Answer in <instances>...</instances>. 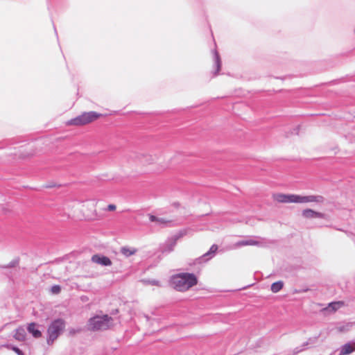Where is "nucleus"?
Wrapping results in <instances>:
<instances>
[{
  "instance_id": "nucleus-22",
  "label": "nucleus",
  "mask_w": 355,
  "mask_h": 355,
  "mask_svg": "<svg viewBox=\"0 0 355 355\" xmlns=\"http://www.w3.org/2000/svg\"><path fill=\"white\" fill-rule=\"evenodd\" d=\"M308 344H309L308 342H306L302 344V347H295L293 349V355H296L298 353H300V352H302L304 349L305 347H306L308 345Z\"/></svg>"
},
{
  "instance_id": "nucleus-5",
  "label": "nucleus",
  "mask_w": 355,
  "mask_h": 355,
  "mask_svg": "<svg viewBox=\"0 0 355 355\" xmlns=\"http://www.w3.org/2000/svg\"><path fill=\"white\" fill-rule=\"evenodd\" d=\"M324 197L320 195L300 196L297 195V203L315 202L322 203L324 202Z\"/></svg>"
},
{
  "instance_id": "nucleus-9",
  "label": "nucleus",
  "mask_w": 355,
  "mask_h": 355,
  "mask_svg": "<svg viewBox=\"0 0 355 355\" xmlns=\"http://www.w3.org/2000/svg\"><path fill=\"white\" fill-rule=\"evenodd\" d=\"M345 305L343 301L332 302L328 304L327 306L324 308L322 311L328 313H334Z\"/></svg>"
},
{
  "instance_id": "nucleus-8",
  "label": "nucleus",
  "mask_w": 355,
  "mask_h": 355,
  "mask_svg": "<svg viewBox=\"0 0 355 355\" xmlns=\"http://www.w3.org/2000/svg\"><path fill=\"white\" fill-rule=\"evenodd\" d=\"M91 260L92 262L103 266H110L112 265V261L107 257L98 254H94Z\"/></svg>"
},
{
  "instance_id": "nucleus-18",
  "label": "nucleus",
  "mask_w": 355,
  "mask_h": 355,
  "mask_svg": "<svg viewBox=\"0 0 355 355\" xmlns=\"http://www.w3.org/2000/svg\"><path fill=\"white\" fill-rule=\"evenodd\" d=\"M137 252V250L135 248H130L127 246L122 247L121 248V252L125 257H129L135 254Z\"/></svg>"
},
{
  "instance_id": "nucleus-14",
  "label": "nucleus",
  "mask_w": 355,
  "mask_h": 355,
  "mask_svg": "<svg viewBox=\"0 0 355 355\" xmlns=\"http://www.w3.org/2000/svg\"><path fill=\"white\" fill-rule=\"evenodd\" d=\"M355 326V322H348L340 323L337 326V329L340 332H347Z\"/></svg>"
},
{
  "instance_id": "nucleus-17",
  "label": "nucleus",
  "mask_w": 355,
  "mask_h": 355,
  "mask_svg": "<svg viewBox=\"0 0 355 355\" xmlns=\"http://www.w3.org/2000/svg\"><path fill=\"white\" fill-rule=\"evenodd\" d=\"M214 67H216V71L214 73V76L218 75L220 67H221V60L219 56L218 53L215 50L214 51Z\"/></svg>"
},
{
  "instance_id": "nucleus-26",
  "label": "nucleus",
  "mask_w": 355,
  "mask_h": 355,
  "mask_svg": "<svg viewBox=\"0 0 355 355\" xmlns=\"http://www.w3.org/2000/svg\"><path fill=\"white\" fill-rule=\"evenodd\" d=\"M80 329H69V333L70 335H74L76 333L80 332Z\"/></svg>"
},
{
  "instance_id": "nucleus-11",
  "label": "nucleus",
  "mask_w": 355,
  "mask_h": 355,
  "mask_svg": "<svg viewBox=\"0 0 355 355\" xmlns=\"http://www.w3.org/2000/svg\"><path fill=\"white\" fill-rule=\"evenodd\" d=\"M177 241L173 237L168 239L166 243L161 247L162 253H169L174 250Z\"/></svg>"
},
{
  "instance_id": "nucleus-28",
  "label": "nucleus",
  "mask_w": 355,
  "mask_h": 355,
  "mask_svg": "<svg viewBox=\"0 0 355 355\" xmlns=\"http://www.w3.org/2000/svg\"><path fill=\"white\" fill-rule=\"evenodd\" d=\"M148 283L152 285H158L159 282L156 280H150L148 281Z\"/></svg>"
},
{
  "instance_id": "nucleus-4",
  "label": "nucleus",
  "mask_w": 355,
  "mask_h": 355,
  "mask_svg": "<svg viewBox=\"0 0 355 355\" xmlns=\"http://www.w3.org/2000/svg\"><path fill=\"white\" fill-rule=\"evenodd\" d=\"M101 116L96 112H83L67 123L71 125H84L97 120Z\"/></svg>"
},
{
  "instance_id": "nucleus-10",
  "label": "nucleus",
  "mask_w": 355,
  "mask_h": 355,
  "mask_svg": "<svg viewBox=\"0 0 355 355\" xmlns=\"http://www.w3.org/2000/svg\"><path fill=\"white\" fill-rule=\"evenodd\" d=\"M218 250V245H212L209 249V250L205 253L202 257H200L199 259V263L202 262H206L211 259L216 254V251Z\"/></svg>"
},
{
  "instance_id": "nucleus-25",
  "label": "nucleus",
  "mask_w": 355,
  "mask_h": 355,
  "mask_svg": "<svg viewBox=\"0 0 355 355\" xmlns=\"http://www.w3.org/2000/svg\"><path fill=\"white\" fill-rule=\"evenodd\" d=\"M18 263H19V260L16 259H14L12 261H10L8 266H4L3 268H12V267H15L17 265H18Z\"/></svg>"
},
{
  "instance_id": "nucleus-16",
  "label": "nucleus",
  "mask_w": 355,
  "mask_h": 355,
  "mask_svg": "<svg viewBox=\"0 0 355 355\" xmlns=\"http://www.w3.org/2000/svg\"><path fill=\"white\" fill-rule=\"evenodd\" d=\"M26 333L23 327H19L15 330L14 338L18 341H24L26 339Z\"/></svg>"
},
{
  "instance_id": "nucleus-3",
  "label": "nucleus",
  "mask_w": 355,
  "mask_h": 355,
  "mask_svg": "<svg viewBox=\"0 0 355 355\" xmlns=\"http://www.w3.org/2000/svg\"><path fill=\"white\" fill-rule=\"evenodd\" d=\"M112 318L107 315H96L89 319V329L92 331L106 330L112 324Z\"/></svg>"
},
{
  "instance_id": "nucleus-6",
  "label": "nucleus",
  "mask_w": 355,
  "mask_h": 355,
  "mask_svg": "<svg viewBox=\"0 0 355 355\" xmlns=\"http://www.w3.org/2000/svg\"><path fill=\"white\" fill-rule=\"evenodd\" d=\"M273 198L278 202L282 203H297V195L296 194H284V193H275L273 194Z\"/></svg>"
},
{
  "instance_id": "nucleus-20",
  "label": "nucleus",
  "mask_w": 355,
  "mask_h": 355,
  "mask_svg": "<svg viewBox=\"0 0 355 355\" xmlns=\"http://www.w3.org/2000/svg\"><path fill=\"white\" fill-rule=\"evenodd\" d=\"M284 282L282 281H278L274 282L271 285V291L274 293L279 292L283 288Z\"/></svg>"
},
{
  "instance_id": "nucleus-15",
  "label": "nucleus",
  "mask_w": 355,
  "mask_h": 355,
  "mask_svg": "<svg viewBox=\"0 0 355 355\" xmlns=\"http://www.w3.org/2000/svg\"><path fill=\"white\" fill-rule=\"evenodd\" d=\"M355 351V345L348 343L343 345L340 349V355H347Z\"/></svg>"
},
{
  "instance_id": "nucleus-23",
  "label": "nucleus",
  "mask_w": 355,
  "mask_h": 355,
  "mask_svg": "<svg viewBox=\"0 0 355 355\" xmlns=\"http://www.w3.org/2000/svg\"><path fill=\"white\" fill-rule=\"evenodd\" d=\"M61 291V287L59 285H54L51 288V292L53 294H58Z\"/></svg>"
},
{
  "instance_id": "nucleus-12",
  "label": "nucleus",
  "mask_w": 355,
  "mask_h": 355,
  "mask_svg": "<svg viewBox=\"0 0 355 355\" xmlns=\"http://www.w3.org/2000/svg\"><path fill=\"white\" fill-rule=\"evenodd\" d=\"M37 324L35 322H31L28 324L27 331L28 333L35 338H39L42 336V332L37 329Z\"/></svg>"
},
{
  "instance_id": "nucleus-13",
  "label": "nucleus",
  "mask_w": 355,
  "mask_h": 355,
  "mask_svg": "<svg viewBox=\"0 0 355 355\" xmlns=\"http://www.w3.org/2000/svg\"><path fill=\"white\" fill-rule=\"evenodd\" d=\"M149 219L151 222H155L161 227L170 226L171 223V220H166L164 218H158L151 214L149 215Z\"/></svg>"
},
{
  "instance_id": "nucleus-24",
  "label": "nucleus",
  "mask_w": 355,
  "mask_h": 355,
  "mask_svg": "<svg viewBox=\"0 0 355 355\" xmlns=\"http://www.w3.org/2000/svg\"><path fill=\"white\" fill-rule=\"evenodd\" d=\"M7 347H8V348L11 349L12 350H13L18 355H24V353L22 352V351L19 348H18L17 347L12 346V345H8Z\"/></svg>"
},
{
  "instance_id": "nucleus-21",
  "label": "nucleus",
  "mask_w": 355,
  "mask_h": 355,
  "mask_svg": "<svg viewBox=\"0 0 355 355\" xmlns=\"http://www.w3.org/2000/svg\"><path fill=\"white\" fill-rule=\"evenodd\" d=\"M190 231H191V229H190V228L182 230L177 234H175L173 238L174 239H175V241H178L179 239L187 235Z\"/></svg>"
},
{
  "instance_id": "nucleus-27",
  "label": "nucleus",
  "mask_w": 355,
  "mask_h": 355,
  "mask_svg": "<svg viewBox=\"0 0 355 355\" xmlns=\"http://www.w3.org/2000/svg\"><path fill=\"white\" fill-rule=\"evenodd\" d=\"M115 209H116V206H115L114 205H112V204L109 205L107 206V208L106 209V210H107V211H114V210H115Z\"/></svg>"
},
{
  "instance_id": "nucleus-29",
  "label": "nucleus",
  "mask_w": 355,
  "mask_h": 355,
  "mask_svg": "<svg viewBox=\"0 0 355 355\" xmlns=\"http://www.w3.org/2000/svg\"><path fill=\"white\" fill-rule=\"evenodd\" d=\"M307 291H308V289H304V290H303V292H306Z\"/></svg>"
},
{
  "instance_id": "nucleus-7",
  "label": "nucleus",
  "mask_w": 355,
  "mask_h": 355,
  "mask_svg": "<svg viewBox=\"0 0 355 355\" xmlns=\"http://www.w3.org/2000/svg\"><path fill=\"white\" fill-rule=\"evenodd\" d=\"M302 216L305 218H319L326 219L327 218L325 214L315 211L311 209H304L302 212Z\"/></svg>"
},
{
  "instance_id": "nucleus-2",
  "label": "nucleus",
  "mask_w": 355,
  "mask_h": 355,
  "mask_svg": "<svg viewBox=\"0 0 355 355\" xmlns=\"http://www.w3.org/2000/svg\"><path fill=\"white\" fill-rule=\"evenodd\" d=\"M65 322L63 319L58 318L51 322L47 329V344L53 345L54 341L60 336L65 329Z\"/></svg>"
},
{
  "instance_id": "nucleus-19",
  "label": "nucleus",
  "mask_w": 355,
  "mask_h": 355,
  "mask_svg": "<svg viewBox=\"0 0 355 355\" xmlns=\"http://www.w3.org/2000/svg\"><path fill=\"white\" fill-rule=\"evenodd\" d=\"M258 242L254 239H245L236 243V246H244V245H257Z\"/></svg>"
},
{
  "instance_id": "nucleus-1",
  "label": "nucleus",
  "mask_w": 355,
  "mask_h": 355,
  "mask_svg": "<svg viewBox=\"0 0 355 355\" xmlns=\"http://www.w3.org/2000/svg\"><path fill=\"white\" fill-rule=\"evenodd\" d=\"M197 284V278L192 273H180L171 279V286L178 291H185Z\"/></svg>"
}]
</instances>
